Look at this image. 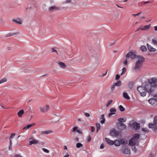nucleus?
Returning a JSON list of instances; mask_svg holds the SVG:
<instances>
[{"instance_id":"4","label":"nucleus","mask_w":157,"mask_h":157,"mask_svg":"<svg viewBox=\"0 0 157 157\" xmlns=\"http://www.w3.org/2000/svg\"><path fill=\"white\" fill-rule=\"evenodd\" d=\"M137 90L142 97L145 96L147 92L145 87L142 86H139L137 87Z\"/></svg>"},{"instance_id":"9","label":"nucleus","mask_w":157,"mask_h":157,"mask_svg":"<svg viewBox=\"0 0 157 157\" xmlns=\"http://www.w3.org/2000/svg\"><path fill=\"white\" fill-rule=\"evenodd\" d=\"M49 108V106L48 105H46L44 107H40L39 109L41 112L42 113H44L48 111Z\"/></svg>"},{"instance_id":"7","label":"nucleus","mask_w":157,"mask_h":157,"mask_svg":"<svg viewBox=\"0 0 157 157\" xmlns=\"http://www.w3.org/2000/svg\"><path fill=\"white\" fill-rule=\"evenodd\" d=\"M155 88L157 87V78L153 77L151 78V81L149 82Z\"/></svg>"},{"instance_id":"6","label":"nucleus","mask_w":157,"mask_h":157,"mask_svg":"<svg viewBox=\"0 0 157 157\" xmlns=\"http://www.w3.org/2000/svg\"><path fill=\"white\" fill-rule=\"evenodd\" d=\"M121 151L122 153L127 154H130V150L125 146L122 147L121 150Z\"/></svg>"},{"instance_id":"2","label":"nucleus","mask_w":157,"mask_h":157,"mask_svg":"<svg viewBox=\"0 0 157 157\" xmlns=\"http://www.w3.org/2000/svg\"><path fill=\"white\" fill-rule=\"evenodd\" d=\"M139 137V134L137 133L134 134L132 138L129 140V145L132 146H134L135 145H138Z\"/></svg>"},{"instance_id":"23","label":"nucleus","mask_w":157,"mask_h":157,"mask_svg":"<svg viewBox=\"0 0 157 157\" xmlns=\"http://www.w3.org/2000/svg\"><path fill=\"white\" fill-rule=\"evenodd\" d=\"M24 113V111L23 110H20L17 113V115L19 117H21L22 114Z\"/></svg>"},{"instance_id":"40","label":"nucleus","mask_w":157,"mask_h":157,"mask_svg":"<svg viewBox=\"0 0 157 157\" xmlns=\"http://www.w3.org/2000/svg\"><path fill=\"white\" fill-rule=\"evenodd\" d=\"M113 102V100H110L109 101H108V103L106 104V106L108 107Z\"/></svg>"},{"instance_id":"49","label":"nucleus","mask_w":157,"mask_h":157,"mask_svg":"<svg viewBox=\"0 0 157 157\" xmlns=\"http://www.w3.org/2000/svg\"><path fill=\"white\" fill-rule=\"evenodd\" d=\"M78 128L76 127H75L73 128L72 132H75L77 130Z\"/></svg>"},{"instance_id":"5","label":"nucleus","mask_w":157,"mask_h":157,"mask_svg":"<svg viewBox=\"0 0 157 157\" xmlns=\"http://www.w3.org/2000/svg\"><path fill=\"white\" fill-rule=\"evenodd\" d=\"M136 54L135 52H130L129 53H127L125 56V58H128V59H130L131 60H133L137 57Z\"/></svg>"},{"instance_id":"32","label":"nucleus","mask_w":157,"mask_h":157,"mask_svg":"<svg viewBox=\"0 0 157 157\" xmlns=\"http://www.w3.org/2000/svg\"><path fill=\"white\" fill-rule=\"evenodd\" d=\"M140 49L143 52H145L147 50V48L144 46H141Z\"/></svg>"},{"instance_id":"60","label":"nucleus","mask_w":157,"mask_h":157,"mask_svg":"<svg viewBox=\"0 0 157 157\" xmlns=\"http://www.w3.org/2000/svg\"><path fill=\"white\" fill-rule=\"evenodd\" d=\"M77 133L79 134H82V132L81 131L79 130H77L76 131Z\"/></svg>"},{"instance_id":"46","label":"nucleus","mask_w":157,"mask_h":157,"mask_svg":"<svg viewBox=\"0 0 157 157\" xmlns=\"http://www.w3.org/2000/svg\"><path fill=\"white\" fill-rule=\"evenodd\" d=\"M141 12H140L139 13H137L136 14H132V16H133V17H135L136 16H138L140 14H141Z\"/></svg>"},{"instance_id":"48","label":"nucleus","mask_w":157,"mask_h":157,"mask_svg":"<svg viewBox=\"0 0 157 157\" xmlns=\"http://www.w3.org/2000/svg\"><path fill=\"white\" fill-rule=\"evenodd\" d=\"M52 52H55L57 53V55H58V53L54 48H52Z\"/></svg>"},{"instance_id":"16","label":"nucleus","mask_w":157,"mask_h":157,"mask_svg":"<svg viewBox=\"0 0 157 157\" xmlns=\"http://www.w3.org/2000/svg\"><path fill=\"white\" fill-rule=\"evenodd\" d=\"M118 124L119 126L121 127V130H124L126 128V126L124 124L119 123H118Z\"/></svg>"},{"instance_id":"35","label":"nucleus","mask_w":157,"mask_h":157,"mask_svg":"<svg viewBox=\"0 0 157 157\" xmlns=\"http://www.w3.org/2000/svg\"><path fill=\"white\" fill-rule=\"evenodd\" d=\"M96 126L97 128V132H98V130H99L100 129V124L99 123H96Z\"/></svg>"},{"instance_id":"8","label":"nucleus","mask_w":157,"mask_h":157,"mask_svg":"<svg viewBox=\"0 0 157 157\" xmlns=\"http://www.w3.org/2000/svg\"><path fill=\"white\" fill-rule=\"evenodd\" d=\"M148 101L152 105L155 106L157 105V99L155 98H151L148 100Z\"/></svg>"},{"instance_id":"1","label":"nucleus","mask_w":157,"mask_h":157,"mask_svg":"<svg viewBox=\"0 0 157 157\" xmlns=\"http://www.w3.org/2000/svg\"><path fill=\"white\" fill-rule=\"evenodd\" d=\"M137 59L138 60L136 63L135 66L132 70L134 72H137L140 71L145 60L143 57L139 56H137Z\"/></svg>"},{"instance_id":"22","label":"nucleus","mask_w":157,"mask_h":157,"mask_svg":"<svg viewBox=\"0 0 157 157\" xmlns=\"http://www.w3.org/2000/svg\"><path fill=\"white\" fill-rule=\"evenodd\" d=\"M114 144L115 146H118L120 145V142L118 140H115L113 141Z\"/></svg>"},{"instance_id":"54","label":"nucleus","mask_w":157,"mask_h":157,"mask_svg":"<svg viewBox=\"0 0 157 157\" xmlns=\"http://www.w3.org/2000/svg\"><path fill=\"white\" fill-rule=\"evenodd\" d=\"M84 115L87 117H89L90 116V114L86 113H85Z\"/></svg>"},{"instance_id":"64","label":"nucleus","mask_w":157,"mask_h":157,"mask_svg":"<svg viewBox=\"0 0 157 157\" xmlns=\"http://www.w3.org/2000/svg\"><path fill=\"white\" fill-rule=\"evenodd\" d=\"M155 30L156 31H157V26L154 27Z\"/></svg>"},{"instance_id":"42","label":"nucleus","mask_w":157,"mask_h":157,"mask_svg":"<svg viewBox=\"0 0 157 157\" xmlns=\"http://www.w3.org/2000/svg\"><path fill=\"white\" fill-rule=\"evenodd\" d=\"M122 72L121 74V75H123L124 74L126 71V69L125 67H123L122 68Z\"/></svg>"},{"instance_id":"19","label":"nucleus","mask_w":157,"mask_h":157,"mask_svg":"<svg viewBox=\"0 0 157 157\" xmlns=\"http://www.w3.org/2000/svg\"><path fill=\"white\" fill-rule=\"evenodd\" d=\"M35 125V123H33L31 124H28L26 126H25L23 128V130L24 129H28L30 127L34 126Z\"/></svg>"},{"instance_id":"50","label":"nucleus","mask_w":157,"mask_h":157,"mask_svg":"<svg viewBox=\"0 0 157 157\" xmlns=\"http://www.w3.org/2000/svg\"><path fill=\"white\" fill-rule=\"evenodd\" d=\"M91 136H89L87 138V142H90L91 140Z\"/></svg>"},{"instance_id":"55","label":"nucleus","mask_w":157,"mask_h":157,"mask_svg":"<svg viewBox=\"0 0 157 157\" xmlns=\"http://www.w3.org/2000/svg\"><path fill=\"white\" fill-rule=\"evenodd\" d=\"M15 136V134H12L11 135V136H10V139L12 138H13Z\"/></svg>"},{"instance_id":"14","label":"nucleus","mask_w":157,"mask_h":157,"mask_svg":"<svg viewBox=\"0 0 157 157\" xmlns=\"http://www.w3.org/2000/svg\"><path fill=\"white\" fill-rule=\"evenodd\" d=\"M12 21L17 24H21L22 23V21L21 20L20 18H18L16 20L14 19H12Z\"/></svg>"},{"instance_id":"59","label":"nucleus","mask_w":157,"mask_h":157,"mask_svg":"<svg viewBox=\"0 0 157 157\" xmlns=\"http://www.w3.org/2000/svg\"><path fill=\"white\" fill-rule=\"evenodd\" d=\"M71 2V0H67L65 2V3H68Z\"/></svg>"},{"instance_id":"47","label":"nucleus","mask_w":157,"mask_h":157,"mask_svg":"<svg viewBox=\"0 0 157 157\" xmlns=\"http://www.w3.org/2000/svg\"><path fill=\"white\" fill-rule=\"evenodd\" d=\"M132 150L134 151L135 152H136L137 151V149L135 147H132Z\"/></svg>"},{"instance_id":"63","label":"nucleus","mask_w":157,"mask_h":157,"mask_svg":"<svg viewBox=\"0 0 157 157\" xmlns=\"http://www.w3.org/2000/svg\"><path fill=\"white\" fill-rule=\"evenodd\" d=\"M75 140L77 141H78V137H75Z\"/></svg>"},{"instance_id":"29","label":"nucleus","mask_w":157,"mask_h":157,"mask_svg":"<svg viewBox=\"0 0 157 157\" xmlns=\"http://www.w3.org/2000/svg\"><path fill=\"white\" fill-rule=\"evenodd\" d=\"M152 43L155 45L157 44V38L155 37L152 40Z\"/></svg>"},{"instance_id":"26","label":"nucleus","mask_w":157,"mask_h":157,"mask_svg":"<svg viewBox=\"0 0 157 157\" xmlns=\"http://www.w3.org/2000/svg\"><path fill=\"white\" fill-rule=\"evenodd\" d=\"M133 86V82H129L128 84V87L130 90L132 89Z\"/></svg>"},{"instance_id":"45","label":"nucleus","mask_w":157,"mask_h":157,"mask_svg":"<svg viewBox=\"0 0 157 157\" xmlns=\"http://www.w3.org/2000/svg\"><path fill=\"white\" fill-rule=\"evenodd\" d=\"M115 86L114 85H113L112 86V87H111V90H110L111 92H112L114 90L115 88Z\"/></svg>"},{"instance_id":"24","label":"nucleus","mask_w":157,"mask_h":157,"mask_svg":"<svg viewBox=\"0 0 157 157\" xmlns=\"http://www.w3.org/2000/svg\"><path fill=\"white\" fill-rule=\"evenodd\" d=\"M123 97L125 99H130V97L128 96V94L124 92L123 93Z\"/></svg>"},{"instance_id":"61","label":"nucleus","mask_w":157,"mask_h":157,"mask_svg":"<svg viewBox=\"0 0 157 157\" xmlns=\"http://www.w3.org/2000/svg\"><path fill=\"white\" fill-rule=\"evenodd\" d=\"M107 71L105 73H104L103 74L102 76H104L107 73Z\"/></svg>"},{"instance_id":"30","label":"nucleus","mask_w":157,"mask_h":157,"mask_svg":"<svg viewBox=\"0 0 157 157\" xmlns=\"http://www.w3.org/2000/svg\"><path fill=\"white\" fill-rule=\"evenodd\" d=\"M121 81H118L117 82L115 83L114 84L115 86H119L121 85Z\"/></svg>"},{"instance_id":"58","label":"nucleus","mask_w":157,"mask_h":157,"mask_svg":"<svg viewBox=\"0 0 157 157\" xmlns=\"http://www.w3.org/2000/svg\"><path fill=\"white\" fill-rule=\"evenodd\" d=\"M145 18V17L144 15L143 16H141L140 17V20H142V19H144Z\"/></svg>"},{"instance_id":"12","label":"nucleus","mask_w":157,"mask_h":157,"mask_svg":"<svg viewBox=\"0 0 157 157\" xmlns=\"http://www.w3.org/2000/svg\"><path fill=\"white\" fill-rule=\"evenodd\" d=\"M132 126L133 128H135L136 130L140 128V124L136 122H134L132 124Z\"/></svg>"},{"instance_id":"53","label":"nucleus","mask_w":157,"mask_h":157,"mask_svg":"<svg viewBox=\"0 0 157 157\" xmlns=\"http://www.w3.org/2000/svg\"><path fill=\"white\" fill-rule=\"evenodd\" d=\"M120 78V75H117L116 76L115 79L116 80H118L119 78Z\"/></svg>"},{"instance_id":"28","label":"nucleus","mask_w":157,"mask_h":157,"mask_svg":"<svg viewBox=\"0 0 157 157\" xmlns=\"http://www.w3.org/2000/svg\"><path fill=\"white\" fill-rule=\"evenodd\" d=\"M101 119H102V120L100 121L101 123L102 124L104 123L105 122V118H104V114H102L101 115Z\"/></svg>"},{"instance_id":"25","label":"nucleus","mask_w":157,"mask_h":157,"mask_svg":"<svg viewBox=\"0 0 157 157\" xmlns=\"http://www.w3.org/2000/svg\"><path fill=\"white\" fill-rule=\"evenodd\" d=\"M52 132L51 131H42L40 132V134L41 135H43V134H50V133H52Z\"/></svg>"},{"instance_id":"39","label":"nucleus","mask_w":157,"mask_h":157,"mask_svg":"<svg viewBox=\"0 0 157 157\" xmlns=\"http://www.w3.org/2000/svg\"><path fill=\"white\" fill-rule=\"evenodd\" d=\"M154 123L156 125L157 124V116L154 117Z\"/></svg>"},{"instance_id":"56","label":"nucleus","mask_w":157,"mask_h":157,"mask_svg":"<svg viewBox=\"0 0 157 157\" xmlns=\"http://www.w3.org/2000/svg\"><path fill=\"white\" fill-rule=\"evenodd\" d=\"M14 157H22L20 155L17 154Z\"/></svg>"},{"instance_id":"33","label":"nucleus","mask_w":157,"mask_h":157,"mask_svg":"<svg viewBox=\"0 0 157 157\" xmlns=\"http://www.w3.org/2000/svg\"><path fill=\"white\" fill-rule=\"evenodd\" d=\"M120 141V144H124L126 143V140L124 139H121Z\"/></svg>"},{"instance_id":"52","label":"nucleus","mask_w":157,"mask_h":157,"mask_svg":"<svg viewBox=\"0 0 157 157\" xmlns=\"http://www.w3.org/2000/svg\"><path fill=\"white\" fill-rule=\"evenodd\" d=\"M115 113H109L108 115V117H110L112 115H113L114 114H115Z\"/></svg>"},{"instance_id":"20","label":"nucleus","mask_w":157,"mask_h":157,"mask_svg":"<svg viewBox=\"0 0 157 157\" xmlns=\"http://www.w3.org/2000/svg\"><path fill=\"white\" fill-rule=\"evenodd\" d=\"M38 143V140L35 139H33L29 141V144L31 145L33 144H37Z\"/></svg>"},{"instance_id":"43","label":"nucleus","mask_w":157,"mask_h":157,"mask_svg":"<svg viewBox=\"0 0 157 157\" xmlns=\"http://www.w3.org/2000/svg\"><path fill=\"white\" fill-rule=\"evenodd\" d=\"M42 149L44 152L46 153H48L49 152L48 150L44 148H42Z\"/></svg>"},{"instance_id":"11","label":"nucleus","mask_w":157,"mask_h":157,"mask_svg":"<svg viewBox=\"0 0 157 157\" xmlns=\"http://www.w3.org/2000/svg\"><path fill=\"white\" fill-rule=\"evenodd\" d=\"M60 8L59 7L56 6H53L50 7L48 8V10L49 11H52L54 10H59Z\"/></svg>"},{"instance_id":"62","label":"nucleus","mask_w":157,"mask_h":157,"mask_svg":"<svg viewBox=\"0 0 157 157\" xmlns=\"http://www.w3.org/2000/svg\"><path fill=\"white\" fill-rule=\"evenodd\" d=\"M69 156V155L67 154L66 155H64L63 157H68Z\"/></svg>"},{"instance_id":"3","label":"nucleus","mask_w":157,"mask_h":157,"mask_svg":"<svg viewBox=\"0 0 157 157\" xmlns=\"http://www.w3.org/2000/svg\"><path fill=\"white\" fill-rule=\"evenodd\" d=\"M145 87L147 92L149 93H152L155 88L149 82L146 84Z\"/></svg>"},{"instance_id":"36","label":"nucleus","mask_w":157,"mask_h":157,"mask_svg":"<svg viewBox=\"0 0 157 157\" xmlns=\"http://www.w3.org/2000/svg\"><path fill=\"white\" fill-rule=\"evenodd\" d=\"M83 146V145L80 143H77L76 145V147L78 148H79L80 147H82Z\"/></svg>"},{"instance_id":"38","label":"nucleus","mask_w":157,"mask_h":157,"mask_svg":"<svg viewBox=\"0 0 157 157\" xmlns=\"http://www.w3.org/2000/svg\"><path fill=\"white\" fill-rule=\"evenodd\" d=\"M128 58H125V59L124 61L123 62V63L125 65H127L128 63Z\"/></svg>"},{"instance_id":"41","label":"nucleus","mask_w":157,"mask_h":157,"mask_svg":"<svg viewBox=\"0 0 157 157\" xmlns=\"http://www.w3.org/2000/svg\"><path fill=\"white\" fill-rule=\"evenodd\" d=\"M116 109L114 108H111L110 109V111L111 113H113V112H115Z\"/></svg>"},{"instance_id":"17","label":"nucleus","mask_w":157,"mask_h":157,"mask_svg":"<svg viewBox=\"0 0 157 157\" xmlns=\"http://www.w3.org/2000/svg\"><path fill=\"white\" fill-rule=\"evenodd\" d=\"M150 25H151L149 24L148 25L144 26L143 27H142L141 28V29L142 30H147L150 28Z\"/></svg>"},{"instance_id":"51","label":"nucleus","mask_w":157,"mask_h":157,"mask_svg":"<svg viewBox=\"0 0 157 157\" xmlns=\"http://www.w3.org/2000/svg\"><path fill=\"white\" fill-rule=\"evenodd\" d=\"M91 132H94V130H95V128H94V127H93V126H91Z\"/></svg>"},{"instance_id":"44","label":"nucleus","mask_w":157,"mask_h":157,"mask_svg":"<svg viewBox=\"0 0 157 157\" xmlns=\"http://www.w3.org/2000/svg\"><path fill=\"white\" fill-rule=\"evenodd\" d=\"M142 130L144 132H147L149 131V130L147 129V128H143L142 129Z\"/></svg>"},{"instance_id":"31","label":"nucleus","mask_w":157,"mask_h":157,"mask_svg":"<svg viewBox=\"0 0 157 157\" xmlns=\"http://www.w3.org/2000/svg\"><path fill=\"white\" fill-rule=\"evenodd\" d=\"M17 34V33H10L6 35V37H8L10 36H13L14 35Z\"/></svg>"},{"instance_id":"27","label":"nucleus","mask_w":157,"mask_h":157,"mask_svg":"<svg viewBox=\"0 0 157 157\" xmlns=\"http://www.w3.org/2000/svg\"><path fill=\"white\" fill-rule=\"evenodd\" d=\"M126 118H120L118 119V121L120 122H124L126 121Z\"/></svg>"},{"instance_id":"21","label":"nucleus","mask_w":157,"mask_h":157,"mask_svg":"<svg viewBox=\"0 0 157 157\" xmlns=\"http://www.w3.org/2000/svg\"><path fill=\"white\" fill-rule=\"evenodd\" d=\"M58 63L61 68H66V66L63 63L59 62Z\"/></svg>"},{"instance_id":"57","label":"nucleus","mask_w":157,"mask_h":157,"mask_svg":"<svg viewBox=\"0 0 157 157\" xmlns=\"http://www.w3.org/2000/svg\"><path fill=\"white\" fill-rule=\"evenodd\" d=\"M104 147V144H102L101 145V146H100V149H103Z\"/></svg>"},{"instance_id":"10","label":"nucleus","mask_w":157,"mask_h":157,"mask_svg":"<svg viewBox=\"0 0 157 157\" xmlns=\"http://www.w3.org/2000/svg\"><path fill=\"white\" fill-rule=\"evenodd\" d=\"M110 134L112 136L116 137L118 135L119 133L116 129H113L110 132Z\"/></svg>"},{"instance_id":"34","label":"nucleus","mask_w":157,"mask_h":157,"mask_svg":"<svg viewBox=\"0 0 157 157\" xmlns=\"http://www.w3.org/2000/svg\"><path fill=\"white\" fill-rule=\"evenodd\" d=\"M119 109L120 111L121 112L124 111L125 110L124 108L121 105L119 106Z\"/></svg>"},{"instance_id":"37","label":"nucleus","mask_w":157,"mask_h":157,"mask_svg":"<svg viewBox=\"0 0 157 157\" xmlns=\"http://www.w3.org/2000/svg\"><path fill=\"white\" fill-rule=\"evenodd\" d=\"M7 81L6 79L5 78H3L0 80V84L6 82Z\"/></svg>"},{"instance_id":"13","label":"nucleus","mask_w":157,"mask_h":157,"mask_svg":"<svg viewBox=\"0 0 157 157\" xmlns=\"http://www.w3.org/2000/svg\"><path fill=\"white\" fill-rule=\"evenodd\" d=\"M105 140L107 143L110 145H112L114 144L113 141L110 140L108 138H105Z\"/></svg>"},{"instance_id":"18","label":"nucleus","mask_w":157,"mask_h":157,"mask_svg":"<svg viewBox=\"0 0 157 157\" xmlns=\"http://www.w3.org/2000/svg\"><path fill=\"white\" fill-rule=\"evenodd\" d=\"M149 127L150 128H155L157 130V126L154 123H150L149 124Z\"/></svg>"},{"instance_id":"15","label":"nucleus","mask_w":157,"mask_h":157,"mask_svg":"<svg viewBox=\"0 0 157 157\" xmlns=\"http://www.w3.org/2000/svg\"><path fill=\"white\" fill-rule=\"evenodd\" d=\"M147 46L148 50L151 52H155L156 51L155 48H153L148 44H147Z\"/></svg>"}]
</instances>
